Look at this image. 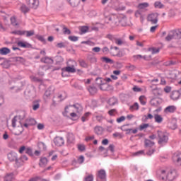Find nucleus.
Instances as JSON below:
<instances>
[{"mask_svg":"<svg viewBox=\"0 0 181 181\" xmlns=\"http://www.w3.org/2000/svg\"><path fill=\"white\" fill-rule=\"evenodd\" d=\"M160 173L163 175V180L165 181H173L177 177V172L173 168L161 169Z\"/></svg>","mask_w":181,"mask_h":181,"instance_id":"f257e3e1","label":"nucleus"},{"mask_svg":"<svg viewBox=\"0 0 181 181\" xmlns=\"http://www.w3.org/2000/svg\"><path fill=\"white\" fill-rule=\"evenodd\" d=\"M108 21H110V23L115 25V26H119V25L127 26V18H121L112 14L108 18Z\"/></svg>","mask_w":181,"mask_h":181,"instance_id":"f03ea898","label":"nucleus"},{"mask_svg":"<svg viewBox=\"0 0 181 181\" xmlns=\"http://www.w3.org/2000/svg\"><path fill=\"white\" fill-rule=\"evenodd\" d=\"M71 111H74V112H76V114H81L83 112V106L78 103H76L74 105H69L65 107V111L64 112V115H67L69 112H71Z\"/></svg>","mask_w":181,"mask_h":181,"instance_id":"7ed1b4c3","label":"nucleus"},{"mask_svg":"<svg viewBox=\"0 0 181 181\" xmlns=\"http://www.w3.org/2000/svg\"><path fill=\"white\" fill-rule=\"evenodd\" d=\"M76 66H77V62H76V61L69 60L67 66L62 69V76L64 77L66 73H76Z\"/></svg>","mask_w":181,"mask_h":181,"instance_id":"20e7f679","label":"nucleus"},{"mask_svg":"<svg viewBox=\"0 0 181 181\" xmlns=\"http://www.w3.org/2000/svg\"><path fill=\"white\" fill-rule=\"evenodd\" d=\"M173 39H181V32L173 30L165 37L167 42H170V40H173Z\"/></svg>","mask_w":181,"mask_h":181,"instance_id":"39448f33","label":"nucleus"},{"mask_svg":"<svg viewBox=\"0 0 181 181\" xmlns=\"http://www.w3.org/2000/svg\"><path fill=\"white\" fill-rule=\"evenodd\" d=\"M158 136L159 145H163V144H166V142H168V140L169 139L168 137V134L162 131L158 132Z\"/></svg>","mask_w":181,"mask_h":181,"instance_id":"423d86ee","label":"nucleus"},{"mask_svg":"<svg viewBox=\"0 0 181 181\" xmlns=\"http://www.w3.org/2000/svg\"><path fill=\"white\" fill-rule=\"evenodd\" d=\"M110 53L112 56H117V57H124V53L122 51H119V48L117 47H111Z\"/></svg>","mask_w":181,"mask_h":181,"instance_id":"0eeeda50","label":"nucleus"},{"mask_svg":"<svg viewBox=\"0 0 181 181\" xmlns=\"http://www.w3.org/2000/svg\"><path fill=\"white\" fill-rule=\"evenodd\" d=\"M97 84L100 86V90L102 91H107L108 88V83H104V80L101 78H96Z\"/></svg>","mask_w":181,"mask_h":181,"instance_id":"6e6552de","label":"nucleus"},{"mask_svg":"<svg viewBox=\"0 0 181 181\" xmlns=\"http://www.w3.org/2000/svg\"><path fill=\"white\" fill-rule=\"evenodd\" d=\"M158 16H159L158 13H151L148 16L147 21H148V22H151L153 25H155L158 23Z\"/></svg>","mask_w":181,"mask_h":181,"instance_id":"1a4fd4ad","label":"nucleus"},{"mask_svg":"<svg viewBox=\"0 0 181 181\" xmlns=\"http://www.w3.org/2000/svg\"><path fill=\"white\" fill-rule=\"evenodd\" d=\"M97 181H107V173L105 170H100L98 172Z\"/></svg>","mask_w":181,"mask_h":181,"instance_id":"9d476101","label":"nucleus"},{"mask_svg":"<svg viewBox=\"0 0 181 181\" xmlns=\"http://www.w3.org/2000/svg\"><path fill=\"white\" fill-rule=\"evenodd\" d=\"M27 5L32 9H37L39 6V0H25Z\"/></svg>","mask_w":181,"mask_h":181,"instance_id":"9b49d317","label":"nucleus"},{"mask_svg":"<svg viewBox=\"0 0 181 181\" xmlns=\"http://www.w3.org/2000/svg\"><path fill=\"white\" fill-rule=\"evenodd\" d=\"M8 158L11 162L16 160V163L17 165H22V163H19V160H18V154L15 152H11L8 154Z\"/></svg>","mask_w":181,"mask_h":181,"instance_id":"f8f14e48","label":"nucleus"},{"mask_svg":"<svg viewBox=\"0 0 181 181\" xmlns=\"http://www.w3.org/2000/svg\"><path fill=\"white\" fill-rule=\"evenodd\" d=\"M13 134H14L16 136L21 135L22 132H23V126H16L13 127Z\"/></svg>","mask_w":181,"mask_h":181,"instance_id":"ddd939ff","label":"nucleus"},{"mask_svg":"<svg viewBox=\"0 0 181 181\" xmlns=\"http://www.w3.org/2000/svg\"><path fill=\"white\" fill-rule=\"evenodd\" d=\"M54 144H55L57 146H62L64 145V139L61 136H57L54 139Z\"/></svg>","mask_w":181,"mask_h":181,"instance_id":"4468645a","label":"nucleus"},{"mask_svg":"<svg viewBox=\"0 0 181 181\" xmlns=\"http://www.w3.org/2000/svg\"><path fill=\"white\" fill-rule=\"evenodd\" d=\"M162 103V99L158 98H154L151 100L150 104L153 105V107H158Z\"/></svg>","mask_w":181,"mask_h":181,"instance_id":"2eb2a0df","label":"nucleus"},{"mask_svg":"<svg viewBox=\"0 0 181 181\" xmlns=\"http://www.w3.org/2000/svg\"><path fill=\"white\" fill-rule=\"evenodd\" d=\"M22 126V123H21V118L19 117L16 116L12 119V127H20Z\"/></svg>","mask_w":181,"mask_h":181,"instance_id":"dca6fc26","label":"nucleus"},{"mask_svg":"<svg viewBox=\"0 0 181 181\" xmlns=\"http://www.w3.org/2000/svg\"><path fill=\"white\" fill-rule=\"evenodd\" d=\"M49 160L46 157H41L40 159L39 166H40V168H45Z\"/></svg>","mask_w":181,"mask_h":181,"instance_id":"f3484780","label":"nucleus"},{"mask_svg":"<svg viewBox=\"0 0 181 181\" xmlns=\"http://www.w3.org/2000/svg\"><path fill=\"white\" fill-rule=\"evenodd\" d=\"M179 97H180V93H179V91L177 90L173 91L170 95V98L174 101H176V100H179Z\"/></svg>","mask_w":181,"mask_h":181,"instance_id":"a211bd4d","label":"nucleus"},{"mask_svg":"<svg viewBox=\"0 0 181 181\" xmlns=\"http://www.w3.org/2000/svg\"><path fill=\"white\" fill-rule=\"evenodd\" d=\"M155 145V142L152 140L145 139L144 140V146L146 148H152Z\"/></svg>","mask_w":181,"mask_h":181,"instance_id":"6ab92c4d","label":"nucleus"},{"mask_svg":"<svg viewBox=\"0 0 181 181\" xmlns=\"http://www.w3.org/2000/svg\"><path fill=\"white\" fill-rule=\"evenodd\" d=\"M173 159L178 166H181V153H176L174 156Z\"/></svg>","mask_w":181,"mask_h":181,"instance_id":"aec40b11","label":"nucleus"},{"mask_svg":"<svg viewBox=\"0 0 181 181\" xmlns=\"http://www.w3.org/2000/svg\"><path fill=\"white\" fill-rule=\"evenodd\" d=\"M154 120L157 124H162L163 122V117L160 115L156 114L154 115Z\"/></svg>","mask_w":181,"mask_h":181,"instance_id":"412c9836","label":"nucleus"},{"mask_svg":"<svg viewBox=\"0 0 181 181\" xmlns=\"http://www.w3.org/2000/svg\"><path fill=\"white\" fill-rule=\"evenodd\" d=\"M40 61L42 63H45L46 64H52L53 63V59L49 58V57H45L41 58Z\"/></svg>","mask_w":181,"mask_h":181,"instance_id":"4be33fe9","label":"nucleus"},{"mask_svg":"<svg viewBox=\"0 0 181 181\" xmlns=\"http://www.w3.org/2000/svg\"><path fill=\"white\" fill-rule=\"evenodd\" d=\"M69 112H71L70 117H71V119H73V121H76V120L78 119V118H80V115L78 114L77 112H76L74 111H71Z\"/></svg>","mask_w":181,"mask_h":181,"instance_id":"5701e85b","label":"nucleus"},{"mask_svg":"<svg viewBox=\"0 0 181 181\" xmlns=\"http://www.w3.org/2000/svg\"><path fill=\"white\" fill-rule=\"evenodd\" d=\"M90 117H91V112H87L84 113V115L81 117L82 122H86V121H88Z\"/></svg>","mask_w":181,"mask_h":181,"instance_id":"b1692460","label":"nucleus"},{"mask_svg":"<svg viewBox=\"0 0 181 181\" xmlns=\"http://www.w3.org/2000/svg\"><path fill=\"white\" fill-rule=\"evenodd\" d=\"M11 53V49L7 47H3L0 49V54L2 56H6V54H9Z\"/></svg>","mask_w":181,"mask_h":181,"instance_id":"393cba45","label":"nucleus"},{"mask_svg":"<svg viewBox=\"0 0 181 181\" xmlns=\"http://www.w3.org/2000/svg\"><path fill=\"white\" fill-rule=\"evenodd\" d=\"M165 112H175L176 111V107L175 105L168 106L165 109Z\"/></svg>","mask_w":181,"mask_h":181,"instance_id":"a878e982","label":"nucleus"},{"mask_svg":"<svg viewBox=\"0 0 181 181\" xmlns=\"http://www.w3.org/2000/svg\"><path fill=\"white\" fill-rule=\"evenodd\" d=\"M18 46H19L20 47H30V44H29L28 42H22L20 41L18 42Z\"/></svg>","mask_w":181,"mask_h":181,"instance_id":"bb28decb","label":"nucleus"},{"mask_svg":"<svg viewBox=\"0 0 181 181\" xmlns=\"http://www.w3.org/2000/svg\"><path fill=\"white\" fill-rule=\"evenodd\" d=\"M129 110L130 111H138V110H139V105L138 103H135L134 105L130 106Z\"/></svg>","mask_w":181,"mask_h":181,"instance_id":"cd10ccee","label":"nucleus"},{"mask_svg":"<svg viewBox=\"0 0 181 181\" xmlns=\"http://www.w3.org/2000/svg\"><path fill=\"white\" fill-rule=\"evenodd\" d=\"M94 131L97 135L103 134V127H95L94 129Z\"/></svg>","mask_w":181,"mask_h":181,"instance_id":"c85d7f7f","label":"nucleus"},{"mask_svg":"<svg viewBox=\"0 0 181 181\" xmlns=\"http://www.w3.org/2000/svg\"><path fill=\"white\" fill-rule=\"evenodd\" d=\"M21 11L23 13H28V12H29L30 9L28 8V7H27L26 5L22 4L21 6Z\"/></svg>","mask_w":181,"mask_h":181,"instance_id":"c756f323","label":"nucleus"},{"mask_svg":"<svg viewBox=\"0 0 181 181\" xmlns=\"http://www.w3.org/2000/svg\"><path fill=\"white\" fill-rule=\"evenodd\" d=\"M67 141L69 142V144L73 143L74 141V134L72 133L68 134Z\"/></svg>","mask_w":181,"mask_h":181,"instance_id":"7c9ffc66","label":"nucleus"},{"mask_svg":"<svg viewBox=\"0 0 181 181\" xmlns=\"http://www.w3.org/2000/svg\"><path fill=\"white\" fill-rule=\"evenodd\" d=\"M88 91L90 94H92V95H94V94H96L98 90H97V88L94 86H90L88 88Z\"/></svg>","mask_w":181,"mask_h":181,"instance_id":"2f4dec72","label":"nucleus"},{"mask_svg":"<svg viewBox=\"0 0 181 181\" xmlns=\"http://www.w3.org/2000/svg\"><path fill=\"white\" fill-rule=\"evenodd\" d=\"M83 181H94V175L93 174H88L84 177Z\"/></svg>","mask_w":181,"mask_h":181,"instance_id":"473e14b6","label":"nucleus"},{"mask_svg":"<svg viewBox=\"0 0 181 181\" xmlns=\"http://www.w3.org/2000/svg\"><path fill=\"white\" fill-rule=\"evenodd\" d=\"M149 6L148 3H141L138 5L139 9H145Z\"/></svg>","mask_w":181,"mask_h":181,"instance_id":"72a5a7b5","label":"nucleus"},{"mask_svg":"<svg viewBox=\"0 0 181 181\" xmlns=\"http://www.w3.org/2000/svg\"><path fill=\"white\" fill-rule=\"evenodd\" d=\"M115 43L116 45H118V46H121L122 45H124L125 44V41H124L122 39L117 38L115 40Z\"/></svg>","mask_w":181,"mask_h":181,"instance_id":"f704fd0d","label":"nucleus"},{"mask_svg":"<svg viewBox=\"0 0 181 181\" xmlns=\"http://www.w3.org/2000/svg\"><path fill=\"white\" fill-rule=\"evenodd\" d=\"M146 128H149V124H148V123L141 124L139 127V131H144V129H146Z\"/></svg>","mask_w":181,"mask_h":181,"instance_id":"c9c22d12","label":"nucleus"},{"mask_svg":"<svg viewBox=\"0 0 181 181\" xmlns=\"http://www.w3.org/2000/svg\"><path fill=\"white\" fill-rule=\"evenodd\" d=\"M103 62H105V63H110V64H114V62L112 59L108 58V57H103L102 58Z\"/></svg>","mask_w":181,"mask_h":181,"instance_id":"e433bc0d","label":"nucleus"},{"mask_svg":"<svg viewBox=\"0 0 181 181\" xmlns=\"http://www.w3.org/2000/svg\"><path fill=\"white\" fill-rule=\"evenodd\" d=\"M108 104L110 105H115V104H117V98H111L110 99H109L108 100Z\"/></svg>","mask_w":181,"mask_h":181,"instance_id":"4c0bfd02","label":"nucleus"},{"mask_svg":"<svg viewBox=\"0 0 181 181\" xmlns=\"http://www.w3.org/2000/svg\"><path fill=\"white\" fill-rule=\"evenodd\" d=\"M11 25H13V26H18V25H19L18 23V21H16V18L15 16H13L11 18Z\"/></svg>","mask_w":181,"mask_h":181,"instance_id":"58836bf2","label":"nucleus"},{"mask_svg":"<svg viewBox=\"0 0 181 181\" xmlns=\"http://www.w3.org/2000/svg\"><path fill=\"white\" fill-rule=\"evenodd\" d=\"M155 8H158L159 9H162L163 8V4L160 3V1H156L154 3Z\"/></svg>","mask_w":181,"mask_h":181,"instance_id":"ea45409f","label":"nucleus"},{"mask_svg":"<svg viewBox=\"0 0 181 181\" xmlns=\"http://www.w3.org/2000/svg\"><path fill=\"white\" fill-rule=\"evenodd\" d=\"M54 91L53 90L51 89H48L46 90L45 95L46 97H50V95H53Z\"/></svg>","mask_w":181,"mask_h":181,"instance_id":"a19ab883","label":"nucleus"},{"mask_svg":"<svg viewBox=\"0 0 181 181\" xmlns=\"http://www.w3.org/2000/svg\"><path fill=\"white\" fill-rule=\"evenodd\" d=\"M88 26H82L80 28L81 33H87V32H88Z\"/></svg>","mask_w":181,"mask_h":181,"instance_id":"79ce46f5","label":"nucleus"},{"mask_svg":"<svg viewBox=\"0 0 181 181\" xmlns=\"http://www.w3.org/2000/svg\"><path fill=\"white\" fill-rule=\"evenodd\" d=\"M135 16H136V18H139V16H140L141 21H144V16H142V13H141L140 11H136L135 12Z\"/></svg>","mask_w":181,"mask_h":181,"instance_id":"37998d69","label":"nucleus"},{"mask_svg":"<svg viewBox=\"0 0 181 181\" xmlns=\"http://www.w3.org/2000/svg\"><path fill=\"white\" fill-rule=\"evenodd\" d=\"M35 35V30H29V31H25V36L27 37H30V36H33Z\"/></svg>","mask_w":181,"mask_h":181,"instance_id":"c03bdc74","label":"nucleus"},{"mask_svg":"<svg viewBox=\"0 0 181 181\" xmlns=\"http://www.w3.org/2000/svg\"><path fill=\"white\" fill-rule=\"evenodd\" d=\"M78 149L81 152H84V151H86V146L84 144H78Z\"/></svg>","mask_w":181,"mask_h":181,"instance_id":"a18cd8bd","label":"nucleus"},{"mask_svg":"<svg viewBox=\"0 0 181 181\" xmlns=\"http://www.w3.org/2000/svg\"><path fill=\"white\" fill-rule=\"evenodd\" d=\"M148 50H149V52H151L152 54L159 53V49L158 48H149Z\"/></svg>","mask_w":181,"mask_h":181,"instance_id":"49530a36","label":"nucleus"},{"mask_svg":"<svg viewBox=\"0 0 181 181\" xmlns=\"http://www.w3.org/2000/svg\"><path fill=\"white\" fill-rule=\"evenodd\" d=\"M139 101L142 105H145V104H146V101L145 100V96L144 95L139 97Z\"/></svg>","mask_w":181,"mask_h":181,"instance_id":"de8ad7c7","label":"nucleus"},{"mask_svg":"<svg viewBox=\"0 0 181 181\" xmlns=\"http://www.w3.org/2000/svg\"><path fill=\"white\" fill-rule=\"evenodd\" d=\"M63 33L64 35H70L71 33V31H70V30L66 27L63 28Z\"/></svg>","mask_w":181,"mask_h":181,"instance_id":"09e8293b","label":"nucleus"},{"mask_svg":"<svg viewBox=\"0 0 181 181\" xmlns=\"http://www.w3.org/2000/svg\"><path fill=\"white\" fill-rule=\"evenodd\" d=\"M108 114H109V115H110L111 117H114V116H115V114H117V110H115V109L110 110L108 112Z\"/></svg>","mask_w":181,"mask_h":181,"instance_id":"8fccbe9b","label":"nucleus"},{"mask_svg":"<svg viewBox=\"0 0 181 181\" xmlns=\"http://www.w3.org/2000/svg\"><path fill=\"white\" fill-rule=\"evenodd\" d=\"M116 121L118 124L124 122V121H125V116H121L120 117L117 118Z\"/></svg>","mask_w":181,"mask_h":181,"instance_id":"3c124183","label":"nucleus"},{"mask_svg":"<svg viewBox=\"0 0 181 181\" xmlns=\"http://www.w3.org/2000/svg\"><path fill=\"white\" fill-rule=\"evenodd\" d=\"M38 148H40V149L45 150V149H46V145L44 144L43 142H40V143H38Z\"/></svg>","mask_w":181,"mask_h":181,"instance_id":"603ef678","label":"nucleus"},{"mask_svg":"<svg viewBox=\"0 0 181 181\" xmlns=\"http://www.w3.org/2000/svg\"><path fill=\"white\" fill-rule=\"evenodd\" d=\"M68 39H69L71 40V42H77V40H78V37H76V36H69L68 37Z\"/></svg>","mask_w":181,"mask_h":181,"instance_id":"864d4df0","label":"nucleus"},{"mask_svg":"<svg viewBox=\"0 0 181 181\" xmlns=\"http://www.w3.org/2000/svg\"><path fill=\"white\" fill-rule=\"evenodd\" d=\"M27 122H28V124H30V125H35L36 124V120H35V119H28Z\"/></svg>","mask_w":181,"mask_h":181,"instance_id":"5fc2aeb1","label":"nucleus"},{"mask_svg":"<svg viewBox=\"0 0 181 181\" xmlns=\"http://www.w3.org/2000/svg\"><path fill=\"white\" fill-rule=\"evenodd\" d=\"M144 43H145V41H143V42L136 41V46H139V47H144Z\"/></svg>","mask_w":181,"mask_h":181,"instance_id":"6e6d98bb","label":"nucleus"},{"mask_svg":"<svg viewBox=\"0 0 181 181\" xmlns=\"http://www.w3.org/2000/svg\"><path fill=\"white\" fill-rule=\"evenodd\" d=\"M114 138H122V134L121 133L115 132L113 134Z\"/></svg>","mask_w":181,"mask_h":181,"instance_id":"4d7b16f0","label":"nucleus"},{"mask_svg":"<svg viewBox=\"0 0 181 181\" xmlns=\"http://www.w3.org/2000/svg\"><path fill=\"white\" fill-rule=\"evenodd\" d=\"M165 93H170L172 91V88L170 86H165L164 88Z\"/></svg>","mask_w":181,"mask_h":181,"instance_id":"13d9d810","label":"nucleus"},{"mask_svg":"<svg viewBox=\"0 0 181 181\" xmlns=\"http://www.w3.org/2000/svg\"><path fill=\"white\" fill-rule=\"evenodd\" d=\"M134 58L135 59H144V60H146V56H142L141 54H138V55L134 56Z\"/></svg>","mask_w":181,"mask_h":181,"instance_id":"bf43d9fd","label":"nucleus"},{"mask_svg":"<svg viewBox=\"0 0 181 181\" xmlns=\"http://www.w3.org/2000/svg\"><path fill=\"white\" fill-rule=\"evenodd\" d=\"M78 162L79 163H81V164L83 163V162H84V156H79L78 158Z\"/></svg>","mask_w":181,"mask_h":181,"instance_id":"052dcab7","label":"nucleus"},{"mask_svg":"<svg viewBox=\"0 0 181 181\" xmlns=\"http://www.w3.org/2000/svg\"><path fill=\"white\" fill-rule=\"evenodd\" d=\"M25 32L26 31H21V30H19V31L13 32L12 33H15L16 35H25Z\"/></svg>","mask_w":181,"mask_h":181,"instance_id":"680f3d73","label":"nucleus"},{"mask_svg":"<svg viewBox=\"0 0 181 181\" xmlns=\"http://www.w3.org/2000/svg\"><path fill=\"white\" fill-rule=\"evenodd\" d=\"M94 135H92V136H88L86 139H85V141H93L94 139Z\"/></svg>","mask_w":181,"mask_h":181,"instance_id":"e2e57ef3","label":"nucleus"},{"mask_svg":"<svg viewBox=\"0 0 181 181\" xmlns=\"http://www.w3.org/2000/svg\"><path fill=\"white\" fill-rule=\"evenodd\" d=\"M20 160L21 162H26V160H28V157L26 156H22L20 158Z\"/></svg>","mask_w":181,"mask_h":181,"instance_id":"0e129e2a","label":"nucleus"},{"mask_svg":"<svg viewBox=\"0 0 181 181\" xmlns=\"http://www.w3.org/2000/svg\"><path fill=\"white\" fill-rule=\"evenodd\" d=\"M133 91H135L136 93H139V91H142V89H141V88H138L137 86H134L133 88Z\"/></svg>","mask_w":181,"mask_h":181,"instance_id":"69168bd1","label":"nucleus"},{"mask_svg":"<svg viewBox=\"0 0 181 181\" xmlns=\"http://www.w3.org/2000/svg\"><path fill=\"white\" fill-rule=\"evenodd\" d=\"M115 148V146H114V144H110L107 149L112 152H114Z\"/></svg>","mask_w":181,"mask_h":181,"instance_id":"338daca9","label":"nucleus"},{"mask_svg":"<svg viewBox=\"0 0 181 181\" xmlns=\"http://www.w3.org/2000/svg\"><path fill=\"white\" fill-rule=\"evenodd\" d=\"M39 180H40V177H33V178L29 180V181H39Z\"/></svg>","mask_w":181,"mask_h":181,"instance_id":"774afa93","label":"nucleus"}]
</instances>
